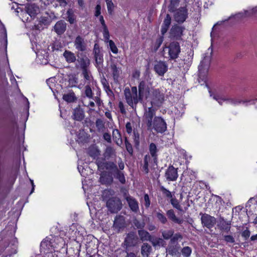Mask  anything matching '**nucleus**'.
Masks as SVG:
<instances>
[{"mask_svg": "<svg viewBox=\"0 0 257 257\" xmlns=\"http://www.w3.org/2000/svg\"><path fill=\"white\" fill-rule=\"evenodd\" d=\"M45 15H46V17H48L49 18L51 19V22L53 20L56 18L54 13L52 11L46 12Z\"/></svg>", "mask_w": 257, "mask_h": 257, "instance_id": "obj_60", "label": "nucleus"}, {"mask_svg": "<svg viewBox=\"0 0 257 257\" xmlns=\"http://www.w3.org/2000/svg\"><path fill=\"white\" fill-rule=\"evenodd\" d=\"M68 85L70 87L76 86L78 83V79L74 74H70L68 76Z\"/></svg>", "mask_w": 257, "mask_h": 257, "instance_id": "obj_35", "label": "nucleus"}, {"mask_svg": "<svg viewBox=\"0 0 257 257\" xmlns=\"http://www.w3.org/2000/svg\"><path fill=\"white\" fill-rule=\"evenodd\" d=\"M181 52L179 43L177 42H172L168 46H165L162 51L163 56L171 60H175L178 57Z\"/></svg>", "mask_w": 257, "mask_h": 257, "instance_id": "obj_2", "label": "nucleus"}, {"mask_svg": "<svg viewBox=\"0 0 257 257\" xmlns=\"http://www.w3.org/2000/svg\"><path fill=\"white\" fill-rule=\"evenodd\" d=\"M235 16L239 18L250 17H257V6L251 10H245L242 12L239 13Z\"/></svg>", "mask_w": 257, "mask_h": 257, "instance_id": "obj_21", "label": "nucleus"}, {"mask_svg": "<svg viewBox=\"0 0 257 257\" xmlns=\"http://www.w3.org/2000/svg\"><path fill=\"white\" fill-rule=\"evenodd\" d=\"M125 145L127 151L130 154L133 155V149L132 146L131 144L129 143L126 138H125Z\"/></svg>", "mask_w": 257, "mask_h": 257, "instance_id": "obj_54", "label": "nucleus"}, {"mask_svg": "<svg viewBox=\"0 0 257 257\" xmlns=\"http://www.w3.org/2000/svg\"><path fill=\"white\" fill-rule=\"evenodd\" d=\"M152 251V246L148 243H143L141 246V253L143 257H149Z\"/></svg>", "mask_w": 257, "mask_h": 257, "instance_id": "obj_28", "label": "nucleus"}, {"mask_svg": "<svg viewBox=\"0 0 257 257\" xmlns=\"http://www.w3.org/2000/svg\"><path fill=\"white\" fill-rule=\"evenodd\" d=\"M182 235L179 233H176L171 238V242L172 243H175V242L177 241L179 239H182Z\"/></svg>", "mask_w": 257, "mask_h": 257, "instance_id": "obj_57", "label": "nucleus"}, {"mask_svg": "<svg viewBox=\"0 0 257 257\" xmlns=\"http://www.w3.org/2000/svg\"><path fill=\"white\" fill-rule=\"evenodd\" d=\"M74 45L78 51L84 52L86 50L87 44L84 39L80 36H78L74 42Z\"/></svg>", "mask_w": 257, "mask_h": 257, "instance_id": "obj_18", "label": "nucleus"}, {"mask_svg": "<svg viewBox=\"0 0 257 257\" xmlns=\"http://www.w3.org/2000/svg\"><path fill=\"white\" fill-rule=\"evenodd\" d=\"M85 117L84 110L79 105L74 109L73 112V118L74 120L77 121L82 120Z\"/></svg>", "mask_w": 257, "mask_h": 257, "instance_id": "obj_22", "label": "nucleus"}, {"mask_svg": "<svg viewBox=\"0 0 257 257\" xmlns=\"http://www.w3.org/2000/svg\"><path fill=\"white\" fill-rule=\"evenodd\" d=\"M25 11L34 19L40 13V9L35 4H29L25 6Z\"/></svg>", "mask_w": 257, "mask_h": 257, "instance_id": "obj_15", "label": "nucleus"}, {"mask_svg": "<svg viewBox=\"0 0 257 257\" xmlns=\"http://www.w3.org/2000/svg\"><path fill=\"white\" fill-rule=\"evenodd\" d=\"M82 74L84 77V78L86 80L90 81L91 80V78H92V76L90 73V71H89V69L87 68L86 69H84L82 70Z\"/></svg>", "mask_w": 257, "mask_h": 257, "instance_id": "obj_48", "label": "nucleus"}, {"mask_svg": "<svg viewBox=\"0 0 257 257\" xmlns=\"http://www.w3.org/2000/svg\"><path fill=\"white\" fill-rule=\"evenodd\" d=\"M170 202L171 204L174 208L177 209L180 211H182L183 210L182 208L179 204V203L176 198H172V199H171Z\"/></svg>", "mask_w": 257, "mask_h": 257, "instance_id": "obj_45", "label": "nucleus"}, {"mask_svg": "<svg viewBox=\"0 0 257 257\" xmlns=\"http://www.w3.org/2000/svg\"><path fill=\"white\" fill-rule=\"evenodd\" d=\"M40 23L44 25H48L51 23V19L48 17L43 16L40 19Z\"/></svg>", "mask_w": 257, "mask_h": 257, "instance_id": "obj_53", "label": "nucleus"}, {"mask_svg": "<svg viewBox=\"0 0 257 257\" xmlns=\"http://www.w3.org/2000/svg\"><path fill=\"white\" fill-rule=\"evenodd\" d=\"M103 35L105 40L108 42L109 40V33L107 27L103 28Z\"/></svg>", "mask_w": 257, "mask_h": 257, "instance_id": "obj_58", "label": "nucleus"}, {"mask_svg": "<svg viewBox=\"0 0 257 257\" xmlns=\"http://www.w3.org/2000/svg\"><path fill=\"white\" fill-rule=\"evenodd\" d=\"M110 68L114 80L115 81L117 80L119 75V70L117 68L116 65L114 63H111L110 65Z\"/></svg>", "mask_w": 257, "mask_h": 257, "instance_id": "obj_36", "label": "nucleus"}, {"mask_svg": "<svg viewBox=\"0 0 257 257\" xmlns=\"http://www.w3.org/2000/svg\"><path fill=\"white\" fill-rule=\"evenodd\" d=\"M77 63L75 64L76 68L81 69L82 70L88 68L90 64V59L86 55H83L81 57L77 55Z\"/></svg>", "mask_w": 257, "mask_h": 257, "instance_id": "obj_11", "label": "nucleus"}, {"mask_svg": "<svg viewBox=\"0 0 257 257\" xmlns=\"http://www.w3.org/2000/svg\"><path fill=\"white\" fill-rule=\"evenodd\" d=\"M66 29V23L63 20L58 21L54 27V31L58 35L63 34Z\"/></svg>", "mask_w": 257, "mask_h": 257, "instance_id": "obj_24", "label": "nucleus"}, {"mask_svg": "<svg viewBox=\"0 0 257 257\" xmlns=\"http://www.w3.org/2000/svg\"><path fill=\"white\" fill-rule=\"evenodd\" d=\"M107 11L109 14H112V12L114 10V5L112 2V0H105Z\"/></svg>", "mask_w": 257, "mask_h": 257, "instance_id": "obj_47", "label": "nucleus"}, {"mask_svg": "<svg viewBox=\"0 0 257 257\" xmlns=\"http://www.w3.org/2000/svg\"><path fill=\"white\" fill-rule=\"evenodd\" d=\"M165 176L168 181H176L178 177L177 169L175 168L173 166H169L166 171Z\"/></svg>", "mask_w": 257, "mask_h": 257, "instance_id": "obj_17", "label": "nucleus"}, {"mask_svg": "<svg viewBox=\"0 0 257 257\" xmlns=\"http://www.w3.org/2000/svg\"><path fill=\"white\" fill-rule=\"evenodd\" d=\"M164 40V38L163 36L159 37L157 39L156 42L154 45V49L155 51L158 50V49L159 48V47L162 45L163 42Z\"/></svg>", "mask_w": 257, "mask_h": 257, "instance_id": "obj_51", "label": "nucleus"}, {"mask_svg": "<svg viewBox=\"0 0 257 257\" xmlns=\"http://www.w3.org/2000/svg\"><path fill=\"white\" fill-rule=\"evenodd\" d=\"M164 101V95L159 89H155L153 92L151 101L152 106L160 107Z\"/></svg>", "mask_w": 257, "mask_h": 257, "instance_id": "obj_8", "label": "nucleus"}, {"mask_svg": "<svg viewBox=\"0 0 257 257\" xmlns=\"http://www.w3.org/2000/svg\"><path fill=\"white\" fill-rule=\"evenodd\" d=\"M181 252L184 257H189L192 252V249L189 246H185L181 249Z\"/></svg>", "mask_w": 257, "mask_h": 257, "instance_id": "obj_44", "label": "nucleus"}, {"mask_svg": "<svg viewBox=\"0 0 257 257\" xmlns=\"http://www.w3.org/2000/svg\"><path fill=\"white\" fill-rule=\"evenodd\" d=\"M212 50L210 52L205 54L203 59L201 61L198 66V81L201 84V81L206 83V77L211 62Z\"/></svg>", "mask_w": 257, "mask_h": 257, "instance_id": "obj_1", "label": "nucleus"}, {"mask_svg": "<svg viewBox=\"0 0 257 257\" xmlns=\"http://www.w3.org/2000/svg\"><path fill=\"white\" fill-rule=\"evenodd\" d=\"M104 157L105 159L108 160L110 158L115 157L116 156V151L111 146L106 147L104 152Z\"/></svg>", "mask_w": 257, "mask_h": 257, "instance_id": "obj_30", "label": "nucleus"}, {"mask_svg": "<svg viewBox=\"0 0 257 257\" xmlns=\"http://www.w3.org/2000/svg\"><path fill=\"white\" fill-rule=\"evenodd\" d=\"M133 223L138 229H143L145 226L144 220H141L136 218L133 220Z\"/></svg>", "mask_w": 257, "mask_h": 257, "instance_id": "obj_39", "label": "nucleus"}, {"mask_svg": "<svg viewBox=\"0 0 257 257\" xmlns=\"http://www.w3.org/2000/svg\"><path fill=\"white\" fill-rule=\"evenodd\" d=\"M231 221H226L223 217H220L218 221L217 226L221 231H224L228 233L231 228Z\"/></svg>", "mask_w": 257, "mask_h": 257, "instance_id": "obj_20", "label": "nucleus"}, {"mask_svg": "<svg viewBox=\"0 0 257 257\" xmlns=\"http://www.w3.org/2000/svg\"><path fill=\"white\" fill-rule=\"evenodd\" d=\"M133 97V106H134V104L136 105L138 102L139 100H142L139 98V94L138 95V94H133L132 95Z\"/></svg>", "mask_w": 257, "mask_h": 257, "instance_id": "obj_62", "label": "nucleus"}, {"mask_svg": "<svg viewBox=\"0 0 257 257\" xmlns=\"http://www.w3.org/2000/svg\"><path fill=\"white\" fill-rule=\"evenodd\" d=\"M104 167L106 170L110 171L109 173L111 174H112V172H114L118 169L116 164L114 162L111 161L105 162Z\"/></svg>", "mask_w": 257, "mask_h": 257, "instance_id": "obj_34", "label": "nucleus"}, {"mask_svg": "<svg viewBox=\"0 0 257 257\" xmlns=\"http://www.w3.org/2000/svg\"><path fill=\"white\" fill-rule=\"evenodd\" d=\"M67 20L71 24L74 23L75 22L76 17L74 14H73L72 11L71 10H68L67 12Z\"/></svg>", "mask_w": 257, "mask_h": 257, "instance_id": "obj_42", "label": "nucleus"}, {"mask_svg": "<svg viewBox=\"0 0 257 257\" xmlns=\"http://www.w3.org/2000/svg\"><path fill=\"white\" fill-rule=\"evenodd\" d=\"M93 54L95 59V61L97 65L102 64L103 62V54L101 53L100 49L97 44H95L94 46L93 50Z\"/></svg>", "mask_w": 257, "mask_h": 257, "instance_id": "obj_19", "label": "nucleus"}, {"mask_svg": "<svg viewBox=\"0 0 257 257\" xmlns=\"http://www.w3.org/2000/svg\"><path fill=\"white\" fill-rule=\"evenodd\" d=\"M138 234L140 238V239L142 241H151L152 236L146 230L144 229H140L138 230Z\"/></svg>", "mask_w": 257, "mask_h": 257, "instance_id": "obj_29", "label": "nucleus"}, {"mask_svg": "<svg viewBox=\"0 0 257 257\" xmlns=\"http://www.w3.org/2000/svg\"><path fill=\"white\" fill-rule=\"evenodd\" d=\"M167 215L170 220L174 223L181 224L184 220L182 219L177 217L173 209H170L167 211Z\"/></svg>", "mask_w": 257, "mask_h": 257, "instance_id": "obj_26", "label": "nucleus"}, {"mask_svg": "<svg viewBox=\"0 0 257 257\" xmlns=\"http://www.w3.org/2000/svg\"><path fill=\"white\" fill-rule=\"evenodd\" d=\"M156 114V110L151 106L146 109L144 113L143 121L146 124L148 130H152L153 126V119L155 117Z\"/></svg>", "mask_w": 257, "mask_h": 257, "instance_id": "obj_5", "label": "nucleus"}, {"mask_svg": "<svg viewBox=\"0 0 257 257\" xmlns=\"http://www.w3.org/2000/svg\"><path fill=\"white\" fill-rule=\"evenodd\" d=\"M112 137L118 146H120L122 144L121 136L118 130L115 129L113 131Z\"/></svg>", "mask_w": 257, "mask_h": 257, "instance_id": "obj_33", "label": "nucleus"}, {"mask_svg": "<svg viewBox=\"0 0 257 257\" xmlns=\"http://www.w3.org/2000/svg\"><path fill=\"white\" fill-rule=\"evenodd\" d=\"M156 216L158 220L162 224H166L168 220L165 215L161 212H157Z\"/></svg>", "mask_w": 257, "mask_h": 257, "instance_id": "obj_40", "label": "nucleus"}, {"mask_svg": "<svg viewBox=\"0 0 257 257\" xmlns=\"http://www.w3.org/2000/svg\"><path fill=\"white\" fill-rule=\"evenodd\" d=\"M224 240L227 243H233L235 242V239L233 236L230 235H225L223 236Z\"/></svg>", "mask_w": 257, "mask_h": 257, "instance_id": "obj_56", "label": "nucleus"}, {"mask_svg": "<svg viewBox=\"0 0 257 257\" xmlns=\"http://www.w3.org/2000/svg\"><path fill=\"white\" fill-rule=\"evenodd\" d=\"M123 197L127 201L131 211L135 213H137L139 211V203L138 201L126 192L123 194Z\"/></svg>", "mask_w": 257, "mask_h": 257, "instance_id": "obj_9", "label": "nucleus"}, {"mask_svg": "<svg viewBox=\"0 0 257 257\" xmlns=\"http://www.w3.org/2000/svg\"><path fill=\"white\" fill-rule=\"evenodd\" d=\"M154 129L158 133H163L167 130V124L161 117L155 116L154 118L152 129Z\"/></svg>", "mask_w": 257, "mask_h": 257, "instance_id": "obj_6", "label": "nucleus"}, {"mask_svg": "<svg viewBox=\"0 0 257 257\" xmlns=\"http://www.w3.org/2000/svg\"><path fill=\"white\" fill-rule=\"evenodd\" d=\"M179 0H171L170 4L169 6V11L171 12H174L176 10L177 8L179 6Z\"/></svg>", "mask_w": 257, "mask_h": 257, "instance_id": "obj_38", "label": "nucleus"}, {"mask_svg": "<svg viewBox=\"0 0 257 257\" xmlns=\"http://www.w3.org/2000/svg\"><path fill=\"white\" fill-rule=\"evenodd\" d=\"M162 235L164 239L168 240L170 238H171V237L173 236L174 234L173 230H163L161 231Z\"/></svg>", "mask_w": 257, "mask_h": 257, "instance_id": "obj_41", "label": "nucleus"}, {"mask_svg": "<svg viewBox=\"0 0 257 257\" xmlns=\"http://www.w3.org/2000/svg\"><path fill=\"white\" fill-rule=\"evenodd\" d=\"M185 28L177 25H175L172 27L170 32V37L171 38L179 40H181V37Z\"/></svg>", "mask_w": 257, "mask_h": 257, "instance_id": "obj_12", "label": "nucleus"}, {"mask_svg": "<svg viewBox=\"0 0 257 257\" xmlns=\"http://www.w3.org/2000/svg\"><path fill=\"white\" fill-rule=\"evenodd\" d=\"M125 221L124 217L121 215L116 216L115 218L113 227L119 230L125 227Z\"/></svg>", "mask_w": 257, "mask_h": 257, "instance_id": "obj_23", "label": "nucleus"}, {"mask_svg": "<svg viewBox=\"0 0 257 257\" xmlns=\"http://www.w3.org/2000/svg\"><path fill=\"white\" fill-rule=\"evenodd\" d=\"M144 200H145V206L146 208H148L150 205V201L149 196L147 194H145L144 195Z\"/></svg>", "mask_w": 257, "mask_h": 257, "instance_id": "obj_61", "label": "nucleus"}, {"mask_svg": "<svg viewBox=\"0 0 257 257\" xmlns=\"http://www.w3.org/2000/svg\"><path fill=\"white\" fill-rule=\"evenodd\" d=\"M118 107L120 110V112L122 114H125L126 113V110L124 108V106L123 105V103L122 101H119L118 103Z\"/></svg>", "mask_w": 257, "mask_h": 257, "instance_id": "obj_59", "label": "nucleus"}, {"mask_svg": "<svg viewBox=\"0 0 257 257\" xmlns=\"http://www.w3.org/2000/svg\"><path fill=\"white\" fill-rule=\"evenodd\" d=\"M103 138L108 143H110L111 142V136L109 134L107 133H104Z\"/></svg>", "mask_w": 257, "mask_h": 257, "instance_id": "obj_64", "label": "nucleus"}, {"mask_svg": "<svg viewBox=\"0 0 257 257\" xmlns=\"http://www.w3.org/2000/svg\"><path fill=\"white\" fill-rule=\"evenodd\" d=\"M154 69L157 74L163 76L168 70V65L166 62L159 61L155 63Z\"/></svg>", "mask_w": 257, "mask_h": 257, "instance_id": "obj_14", "label": "nucleus"}, {"mask_svg": "<svg viewBox=\"0 0 257 257\" xmlns=\"http://www.w3.org/2000/svg\"><path fill=\"white\" fill-rule=\"evenodd\" d=\"M171 16L169 14H167L166 15L165 19H164V20L163 21V23L162 25H164L166 27H169L170 25L171 24Z\"/></svg>", "mask_w": 257, "mask_h": 257, "instance_id": "obj_55", "label": "nucleus"}, {"mask_svg": "<svg viewBox=\"0 0 257 257\" xmlns=\"http://www.w3.org/2000/svg\"><path fill=\"white\" fill-rule=\"evenodd\" d=\"M174 19L179 23H183L187 17V10L184 7H181L175 11Z\"/></svg>", "mask_w": 257, "mask_h": 257, "instance_id": "obj_13", "label": "nucleus"}, {"mask_svg": "<svg viewBox=\"0 0 257 257\" xmlns=\"http://www.w3.org/2000/svg\"><path fill=\"white\" fill-rule=\"evenodd\" d=\"M149 159H150L149 157H148L147 155L145 156V157L144 158V164L143 167V171L146 174L148 173V172H149L148 166H149Z\"/></svg>", "mask_w": 257, "mask_h": 257, "instance_id": "obj_50", "label": "nucleus"}, {"mask_svg": "<svg viewBox=\"0 0 257 257\" xmlns=\"http://www.w3.org/2000/svg\"><path fill=\"white\" fill-rule=\"evenodd\" d=\"M139 241V238L134 232L128 233L124 241V244L127 249L128 247H134L137 245Z\"/></svg>", "mask_w": 257, "mask_h": 257, "instance_id": "obj_10", "label": "nucleus"}, {"mask_svg": "<svg viewBox=\"0 0 257 257\" xmlns=\"http://www.w3.org/2000/svg\"><path fill=\"white\" fill-rule=\"evenodd\" d=\"M63 56L66 61L69 63H74L77 60L74 53L68 50L65 51L63 53Z\"/></svg>", "mask_w": 257, "mask_h": 257, "instance_id": "obj_31", "label": "nucleus"}, {"mask_svg": "<svg viewBox=\"0 0 257 257\" xmlns=\"http://www.w3.org/2000/svg\"><path fill=\"white\" fill-rule=\"evenodd\" d=\"M95 125L98 132L103 133L104 132L105 128L104 122L101 119L97 118L95 121Z\"/></svg>", "mask_w": 257, "mask_h": 257, "instance_id": "obj_37", "label": "nucleus"}, {"mask_svg": "<svg viewBox=\"0 0 257 257\" xmlns=\"http://www.w3.org/2000/svg\"><path fill=\"white\" fill-rule=\"evenodd\" d=\"M124 95L127 103L133 108H134L132 94L129 88H125L124 89Z\"/></svg>", "mask_w": 257, "mask_h": 257, "instance_id": "obj_32", "label": "nucleus"}, {"mask_svg": "<svg viewBox=\"0 0 257 257\" xmlns=\"http://www.w3.org/2000/svg\"><path fill=\"white\" fill-rule=\"evenodd\" d=\"M139 98L143 100L144 95L149 92L148 87L146 85V83L144 81L140 82L138 86Z\"/></svg>", "mask_w": 257, "mask_h": 257, "instance_id": "obj_25", "label": "nucleus"}, {"mask_svg": "<svg viewBox=\"0 0 257 257\" xmlns=\"http://www.w3.org/2000/svg\"><path fill=\"white\" fill-rule=\"evenodd\" d=\"M110 49L112 53L116 54L118 52V49L112 40L108 41Z\"/></svg>", "mask_w": 257, "mask_h": 257, "instance_id": "obj_52", "label": "nucleus"}, {"mask_svg": "<svg viewBox=\"0 0 257 257\" xmlns=\"http://www.w3.org/2000/svg\"><path fill=\"white\" fill-rule=\"evenodd\" d=\"M250 234V232L249 230L248 229H246L242 232L241 235L245 238V239H247L249 237Z\"/></svg>", "mask_w": 257, "mask_h": 257, "instance_id": "obj_63", "label": "nucleus"}, {"mask_svg": "<svg viewBox=\"0 0 257 257\" xmlns=\"http://www.w3.org/2000/svg\"><path fill=\"white\" fill-rule=\"evenodd\" d=\"M201 221L203 227H206L208 229L212 228L216 224V218L206 213H200Z\"/></svg>", "mask_w": 257, "mask_h": 257, "instance_id": "obj_7", "label": "nucleus"}, {"mask_svg": "<svg viewBox=\"0 0 257 257\" xmlns=\"http://www.w3.org/2000/svg\"><path fill=\"white\" fill-rule=\"evenodd\" d=\"M63 99L68 103H73L76 101L77 97L72 90H70L68 93L63 95Z\"/></svg>", "mask_w": 257, "mask_h": 257, "instance_id": "obj_27", "label": "nucleus"}, {"mask_svg": "<svg viewBox=\"0 0 257 257\" xmlns=\"http://www.w3.org/2000/svg\"><path fill=\"white\" fill-rule=\"evenodd\" d=\"M85 88V96L89 98H93V92L89 85H86Z\"/></svg>", "mask_w": 257, "mask_h": 257, "instance_id": "obj_46", "label": "nucleus"}, {"mask_svg": "<svg viewBox=\"0 0 257 257\" xmlns=\"http://www.w3.org/2000/svg\"><path fill=\"white\" fill-rule=\"evenodd\" d=\"M106 206L111 213H116L121 209L122 204L119 198L113 197L107 201Z\"/></svg>", "mask_w": 257, "mask_h": 257, "instance_id": "obj_3", "label": "nucleus"}, {"mask_svg": "<svg viewBox=\"0 0 257 257\" xmlns=\"http://www.w3.org/2000/svg\"><path fill=\"white\" fill-rule=\"evenodd\" d=\"M149 150L151 156L156 159L157 157V149L156 145L154 143H151L150 145Z\"/></svg>", "mask_w": 257, "mask_h": 257, "instance_id": "obj_43", "label": "nucleus"}, {"mask_svg": "<svg viewBox=\"0 0 257 257\" xmlns=\"http://www.w3.org/2000/svg\"><path fill=\"white\" fill-rule=\"evenodd\" d=\"M117 164L118 168L114 172H112V177L118 180L121 184H124L126 180L124 172L122 171L124 168V165L121 158H118Z\"/></svg>", "mask_w": 257, "mask_h": 257, "instance_id": "obj_4", "label": "nucleus"}, {"mask_svg": "<svg viewBox=\"0 0 257 257\" xmlns=\"http://www.w3.org/2000/svg\"><path fill=\"white\" fill-rule=\"evenodd\" d=\"M99 182L101 184L106 186L110 185L113 182L112 174L106 171L102 172L100 174Z\"/></svg>", "mask_w": 257, "mask_h": 257, "instance_id": "obj_16", "label": "nucleus"}, {"mask_svg": "<svg viewBox=\"0 0 257 257\" xmlns=\"http://www.w3.org/2000/svg\"><path fill=\"white\" fill-rule=\"evenodd\" d=\"M161 191L162 192L163 194L168 198H172V195L171 192L165 188L164 186H161L160 187Z\"/></svg>", "mask_w": 257, "mask_h": 257, "instance_id": "obj_49", "label": "nucleus"}]
</instances>
